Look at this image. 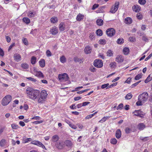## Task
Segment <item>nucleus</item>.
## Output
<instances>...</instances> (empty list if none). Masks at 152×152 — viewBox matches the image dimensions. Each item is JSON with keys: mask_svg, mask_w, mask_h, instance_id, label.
Returning a JSON list of instances; mask_svg holds the SVG:
<instances>
[{"mask_svg": "<svg viewBox=\"0 0 152 152\" xmlns=\"http://www.w3.org/2000/svg\"><path fill=\"white\" fill-rule=\"evenodd\" d=\"M107 55L108 56L110 57L112 56L113 55V53L112 51L111 50H109L107 52Z\"/></svg>", "mask_w": 152, "mask_h": 152, "instance_id": "obj_48", "label": "nucleus"}, {"mask_svg": "<svg viewBox=\"0 0 152 152\" xmlns=\"http://www.w3.org/2000/svg\"><path fill=\"white\" fill-rule=\"evenodd\" d=\"M96 113L97 112H95L92 114H90L87 115L86 117V119H90L91 118H92Z\"/></svg>", "mask_w": 152, "mask_h": 152, "instance_id": "obj_38", "label": "nucleus"}, {"mask_svg": "<svg viewBox=\"0 0 152 152\" xmlns=\"http://www.w3.org/2000/svg\"><path fill=\"white\" fill-rule=\"evenodd\" d=\"M89 69L90 71L92 72H94L96 71V69L93 66H91Z\"/></svg>", "mask_w": 152, "mask_h": 152, "instance_id": "obj_54", "label": "nucleus"}, {"mask_svg": "<svg viewBox=\"0 0 152 152\" xmlns=\"http://www.w3.org/2000/svg\"><path fill=\"white\" fill-rule=\"evenodd\" d=\"M115 136L117 138L119 139L121 136V132L120 129L116 130L115 133Z\"/></svg>", "mask_w": 152, "mask_h": 152, "instance_id": "obj_18", "label": "nucleus"}, {"mask_svg": "<svg viewBox=\"0 0 152 152\" xmlns=\"http://www.w3.org/2000/svg\"><path fill=\"white\" fill-rule=\"evenodd\" d=\"M137 127L139 130H142L145 128V126L143 123H140L138 124Z\"/></svg>", "mask_w": 152, "mask_h": 152, "instance_id": "obj_15", "label": "nucleus"}, {"mask_svg": "<svg viewBox=\"0 0 152 152\" xmlns=\"http://www.w3.org/2000/svg\"><path fill=\"white\" fill-rule=\"evenodd\" d=\"M26 78L27 79L29 80H30L32 82H36L37 81V80L34 78H33L31 77H26Z\"/></svg>", "mask_w": 152, "mask_h": 152, "instance_id": "obj_57", "label": "nucleus"}, {"mask_svg": "<svg viewBox=\"0 0 152 152\" xmlns=\"http://www.w3.org/2000/svg\"><path fill=\"white\" fill-rule=\"evenodd\" d=\"M83 58L81 59L79 58H78L76 56L75 57L73 58L74 61L75 62H80V63H81V61H82Z\"/></svg>", "mask_w": 152, "mask_h": 152, "instance_id": "obj_30", "label": "nucleus"}, {"mask_svg": "<svg viewBox=\"0 0 152 152\" xmlns=\"http://www.w3.org/2000/svg\"><path fill=\"white\" fill-rule=\"evenodd\" d=\"M37 58L35 56H32L31 60V62L32 64H34L36 62Z\"/></svg>", "mask_w": 152, "mask_h": 152, "instance_id": "obj_33", "label": "nucleus"}, {"mask_svg": "<svg viewBox=\"0 0 152 152\" xmlns=\"http://www.w3.org/2000/svg\"><path fill=\"white\" fill-rule=\"evenodd\" d=\"M84 17V15L79 13L77 16L76 19L77 21H80L83 19Z\"/></svg>", "mask_w": 152, "mask_h": 152, "instance_id": "obj_19", "label": "nucleus"}, {"mask_svg": "<svg viewBox=\"0 0 152 152\" xmlns=\"http://www.w3.org/2000/svg\"><path fill=\"white\" fill-rule=\"evenodd\" d=\"M119 2L118 1L116 2L115 4L114 7H113L111 9L110 12L112 13H115L118 8Z\"/></svg>", "mask_w": 152, "mask_h": 152, "instance_id": "obj_8", "label": "nucleus"}, {"mask_svg": "<svg viewBox=\"0 0 152 152\" xmlns=\"http://www.w3.org/2000/svg\"><path fill=\"white\" fill-rule=\"evenodd\" d=\"M32 140L31 138H25L23 139V140L24 141L23 143H25L31 141Z\"/></svg>", "mask_w": 152, "mask_h": 152, "instance_id": "obj_39", "label": "nucleus"}, {"mask_svg": "<svg viewBox=\"0 0 152 152\" xmlns=\"http://www.w3.org/2000/svg\"><path fill=\"white\" fill-rule=\"evenodd\" d=\"M58 29L56 26L52 27L50 28V33L53 35L56 34L58 33Z\"/></svg>", "mask_w": 152, "mask_h": 152, "instance_id": "obj_9", "label": "nucleus"}, {"mask_svg": "<svg viewBox=\"0 0 152 152\" xmlns=\"http://www.w3.org/2000/svg\"><path fill=\"white\" fill-rule=\"evenodd\" d=\"M132 19L130 17H128L126 18L124 22L126 24H130L132 23Z\"/></svg>", "mask_w": 152, "mask_h": 152, "instance_id": "obj_17", "label": "nucleus"}, {"mask_svg": "<svg viewBox=\"0 0 152 152\" xmlns=\"http://www.w3.org/2000/svg\"><path fill=\"white\" fill-rule=\"evenodd\" d=\"M133 11L136 12H138L141 10V7L138 5L136 4L132 7Z\"/></svg>", "mask_w": 152, "mask_h": 152, "instance_id": "obj_10", "label": "nucleus"}, {"mask_svg": "<svg viewBox=\"0 0 152 152\" xmlns=\"http://www.w3.org/2000/svg\"><path fill=\"white\" fill-rule=\"evenodd\" d=\"M39 64L43 68L45 67V60L43 59H41L39 61Z\"/></svg>", "mask_w": 152, "mask_h": 152, "instance_id": "obj_20", "label": "nucleus"}, {"mask_svg": "<svg viewBox=\"0 0 152 152\" xmlns=\"http://www.w3.org/2000/svg\"><path fill=\"white\" fill-rule=\"evenodd\" d=\"M56 146L57 148L59 149H61L62 148V145H61L60 142H59L58 143H57V144L56 145Z\"/></svg>", "mask_w": 152, "mask_h": 152, "instance_id": "obj_56", "label": "nucleus"}, {"mask_svg": "<svg viewBox=\"0 0 152 152\" xmlns=\"http://www.w3.org/2000/svg\"><path fill=\"white\" fill-rule=\"evenodd\" d=\"M106 34L108 37H112L115 34V31L113 28H109L106 31Z\"/></svg>", "mask_w": 152, "mask_h": 152, "instance_id": "obj_6", "label": "nucleus"}, {"mask_svg": "<svg viewBox=\"0 0 152 152\" xmlns=\"http://www.w3.org/2000/svg\"><path fill=\"white\" fill-rule=\"evenodd\" d=\"M26 93L29 98L33 100L39 98L40 94L38 90L34 89L32 88H28L26 90Z\"/></svg>", "mask_w": 152, "mask_h": 152, "instance_id": "obj_1", "label": "nucleus"}, {"mask_svg": "<svg viewBox=\"0 0 152 152\" xmlns=\"http://www.w3.org/2000/svg\"><path fill=\"white\" fill-rule=\"evenodd\" d=\"M46 56L47 57H49L51 56L52 54L50 51L49 50H47L46 52Z\"/></svg>", "mask_w": 152, "mask_h": 152, "instance_id": "obj_55", "label": "nucleus"}, {"mask_svg": "<svg viewBox=\"0 0 152 152\" xmlns=\"http://www.w3.org/2000/svg\"><path fill=\"white\" fill-rule=\"evenodd\" d=\"M109 84L107 83L106 84L102 85L101 87V88L102 89H104L106 88V89L109 88L108 87L109 86Z\"/></svg>", "mask_w": 152, "mask_h": 152, "instance_id": "obj_51", "label": "nucleus"}, {"mask_svg": "<svg viewBox=\"0 0 152 152\" xmlns=\"http://www.w3.org/2000/svg\"><path fill=\"white\" fill-rule=\"evenodd\" d=\"M58 78L59 80L61 81H62L63 80H68L69 78L68 75L65 73L62 74H59L58 76Z\"/></svg>", "mask_w": 152, "mask_h": 152, "instance_id": "obj_7", "label": "nucleus"}, {"mask_svg": "<svg viewBox=\"0 0 152 152\" xmlns=\"http://www.w3.org/2000/svg\"><path fill=\"white\" fill-rule=\"evenodd\" d=\"M117 142V140L115 138H112L110 140V142L114 145L116 144Z\"/></svg>", "mask_w": 152, "mask_h": 152, "instance_id": "obj_47", "label": "nucleus"}, {"mask_svg": "<svg viewBox=\"0 0 152 152\" xmlns=\"http://www.w3.org/2000/svg\"><path fill=\"white\" fill-rule=\"evenodd\" d=\"M47 95L48 94L46 91H42L41 92L40 94H39V96H41L42 97L44 98L45 99H46Z\"/></svg>", "mask_w": 152, "mask_h": 152, "instance_id": "obj_16", "label": "nucleus"}, {"mask_svg": "<svg viewBox=\"0 0 152 152\" xmlns=\"http://www.w3.org/2000/svg\"><path fill=\"white\" fill-rule=\"evenodd\" d=\"M123 52L124 54L127 55L129 53V50L128 48L125 47L123 49Z\"/></svg>", "mask_w": 152, "mask_h": 152, "instance_id": "obj_27", "label": "nucleus"}, {"mask_svg": "<svg viewBox=\"0 0 152 152\" xmlns=\"http://www.w3.org/2000/svg\"><path fill=\"white\" fill-rule=\"evenodd\" d=\"M148 98V93L147 92H144L139 95L138 97V100H141L144 103L145 102Z\"/></svg>", "mask_w": 152, "mask_h": 152, "instance_id": "obj_3", "label": "nucleus"}, {"mask_svg": "<svg viewBox=\"0 0 152 152\" xmlns=\"http://www.w3.org/2000/svg\"><path fill=\"white\" fill-rule=\"evenodd\" d=\"M132 96V95L131 93H129L125 97V99H130Z\"/></svg>", "mask_w": 152, "mask_h": 152, "instance_id": "obj_34", "label": "nucleus"}, {"mask_svg": "<svg viewBox=\"0 0 152 152\" xmlns=\"http://www.w3.org/2000/svg\"><path fill=\"white\" fill-rule=\"evenodd\" d=\"M152 78L151 77L150 75H149V76L145 80V83H147L151 81L152 80Z\"/></svg>", "mask_w": 152, "mask_h": 152, "instance_id": "obj_49", "label": "nucleus"}, {"mask_svg": "<svg viewBox=\"0 0 152 152\" xmlns=\"http://www.w3.org/2000/svg\"><path fill=\"white\" fill-rule=\"evenodd\" d=\"M22 41L25 45H28V42L26 38H23L22 40Z\"/></svg>", "mask_w": 152, "mask_h": 152, "instance_id": "obj_42", "label": "nucleus"}, {"mask_svg": "<svg viewBox=\"0 0 152 152\" xmlns=\"http://www.w3.org/2000/svg\"><path fill=\"white\" fill-rule=\"evenodd\" d=\"M96 23L97 25L101 26L103 24V21L102 19H98L96 20Z\"/></svg>", "mask_w": 152, "mask_h": 152, "instance_id": "obj_26", "label": "nucleus"}, {"mask_svg": "<svg viewBox=\"0 0 152 152\" xmlns=\"http://www.w3.org/2000/svg\"><path fill=\"white\" fill-rule=\"evenodd\" d=\"M138 2L141 5H144L146 2V0H139Z\"/></svg>", "mask_w": 152, "mask_h": 152, "instance_id": "obj_53", "label": "nucleus"}, {"mask_svg": "<svg viewBox=\"0 0 152 152\" xmlns=\"http://www.w3.org/2000/svg\"><path fill=\"white\" fill-rule=\"evenodd\" d=\"M38 102L39 103H43L45 100L46 99L42 97L39 95V98L37 99Z\"/></svg>", "mask_w": 152, "mask_h": 152, "instance_id": "obj_23", "label": "nucleus"}, {"mask_svg": "<svg viewBox=\"0 0 152 152\" xmlns=\"http://www.w3.org/2000/svg\"><path fill=\"white\" fill-rule=\"evenodd\" d=\"M59 139V137L58 135H55L53 136L52 139V140L53 142H56Z\"/></svg>", "mask_w": 152, "mask_h": 152, "instance_id": "obj_25", "label": "nucleus"}, {"mask_svg": "<svg viewBox=\"0 0 152 152\" xmlns=\"http://www.w3.org/2000/svg\"><path fill=\"white\" fill-rule=\"evenodd\" d=\"M69 126L72 128L75 129H76L77 128V127L74 124H72V123L69 124Z\"/></svg>", "mask_w": 152, "mask_h": 152, "instance_id": "obj_64", "label": "nucleus"}, {"mask_svg": "<svg viewBox=\"0 0 152 152\" xmlns=\"http://www.w3.org/2000/svg\"><path fill=\"white\" fill-rule=\"evenodd\" d=\"M65 25L64 23L61 22L59 25V29L60 31H63L65 29Z\"/></svg>", "mask_w": 152, "mask_h": 152, "instance_id": "obj_12", "label": "nucleus"}, {"mask_svg": "<svg viewBox=\"0 0 152 152\" xmlns=\"http://www.w3.org/2000/svg\"><path fill=\"white\" fill-rule=\"evenodd\" d=\"M143 102L141 100H138V101L136 102V104L137 106H139L142 105V104Z\"/></svg>", "mask_w": 152, "mask_h": 152, "instance_id": "obj_58", "label": "nucleus"}, {"mask_svg": "<svg viewBox=\"0 0 152 152\" xmlns=\"http://www.w3.org/2000/svg\"><path fill=\"white\" fill-rule=\"evenodd\" d=\"M94 65L97 68H101L103 66V63L102 60L99 59H95L94 62Z\"/></svg>", "mask_w": 152, "mask_h": 152, "instance_id": "obj_4", "label": "nucleus"}, {"mask_svg": "<svg viewBox=\"0 0 152 152\" xmlns=\"http://www.w3.org/2000/svg\"><path fill=\"white\" fill-rule=\"evenodd\" d=\"M131 131V129L128 128H126L125 129V132L126 134H128Z\"/></svg>", "mask_w": 152, "mask_h": 152, "instance_id": "obj_62", "label": "nucleus"}, {"mask_svg": "<svg viewBox=\"0 0 152 152\" xmlns=\"http://www.w3.org/2000/svg\"><path fill=\"white\" fill-rule=\"evenodd\" d=\"M123 107V104L122 103H121L119 104L117 108V110H121Z\"/></svg>", "mask_w": 152, "mask_h": 152, "instance_id": "obj_52", "label": "nucleus"}, {"mask_svg": "<svg viewBox=\"0 0 152 152\" xmlns=\"http://www.w3.org/2000/svg\"><path fill=\"white\" fill-rule=\"evenodd\" d=\"M21 66L24 69H27L29 68V65L25 63H23L21 64Z\"/></svg>", "mask_w": 152, "mask_h": 152, "instance_id": "obj_22", "label": "nucleus"}, {"mask_svg": "<svg viewBox=\"0 0 152 152\" xmlns=\"http://www.w3.org/2000/svg\"><path fill=\"white\" fill-rule=\"evenodd\" d=\"M50 21L52 23H57L58 21V18L56 17H53L50 19Z\"/></svg>", "mask_w": 152, "mask_h": 152, "instance_id": "obj_21", "label": "nucleus"}, {"mask_svg": "<svg viewBox=\"0 0 152 152\" xmlns=\"http://www.w3.org/2000/svg\"><path fill=\"white\" fill-rule=\"evenodd\" d=\"M99 42L100 44L104 45L106 43V40L104 39H100L99 41Z\"/></svg>", "mask_w": 152, "mask_h": 152, "instance_id": "obj_44", "label": "nucleus"}, {"mask_svg": "<svg viewBox=\"0 0 152 152\" xmlns=\"http://www.w3.org/2000/svg\"><path fill=\"white\" fill-rule=\"evenodd\" d=\"M11 127L13 129H17L20 128L19 126L15 123H13L11 125Z\"/></svg>", "mask_w": 152, "mask_h": 152, "instance_id": "obj_32", "label": "nucleus"}, {"mask_svg": "<svg viewBox=\"0 0 152 152\" xmlns=\"http://www.w3.org/2000/svg\"><path fill=\"white\" fill-rule=\"evenodd\" d=\"M140 139L144 141H146L149 140V139L148 137H141Z\"/></svg>", "mask_w": 152, "mask_h": 152, "instance_id": "obj_60", "label": "nucleus"}, {"mask_svg": "<svg viewBox=\"0 0 152 152\" xmlns=\"http://www.w3.org/2000/svg\"><path fill=\"white\" fill-rule=\"evenodd\" d=\"M13 57L15 60L17 62H18L21 60V56L18 53L14 54Z\"/></svg>", "mask_w": 152, "mask_h": 152, "instance_id": "obj_11", "label": "nucleus"}, {"mask_svg": "<svg viewBox=\"0 0 152 152\" xmlns=\"http://www.w3.org/2000/svg\"><path fill=\"white\" fill-rule=\"evenodd\" d=\"M129 40L130 42H134L136 40V38L133 37H130L129 38Z\"/></svg>", "mask_w": 152, "mask_h": 152, "instance_id": "obj_59", "label": "nucleus"}, {"mask_svg": "<svg viewBox=\"0 0 152 152\" xmlns=\"http://www.w3.org/2000/svg\"><path fill=\"white\" fill-rule=\"evenodd\" d=\"M141 81H140L137 82H136L134 84H133L131 86V88H132L134 87L135 86H137L141 82Z\"/></svg>", "mask_w": 152, "mask_h": 152, "instance_id": "obj_61", "label": "nucleus"}, {"mask_svg": "<svg viewBox=\"0 0 152 152\" xmlns=\"http://www.w3.org/2000/svg\"><path fill=\"white\" fill-rule=\"evenodd\" d=\"M22 21L28 24L30 23V20L28 18L24 17L22 19Z\"/></svg>", "mask_w": 152, "mask_h": 152, "instance_id": "obj_28", "label": "nucleus"}, {"mask_svg": "<svg viewBox=\"0 0 152 152\" xmlns=\"http://www.w3.org/2000/svg\"><path fill=\"white\" fill-rule=\"evenodd\" d=\"M96 33L97 35L101 36L102 35L103 33L102 30L99 29L96 31Z\"/></svg>", "mask_w": 152, "mask_h": 152, "instance_id": "obj_37", "label": "nucleus"}, {"mask_svg": "<svg viewBox=\"0 0 152 152\" xmlns=\"http://www.w3.org/2000/svg\"><path fill=\"white\" fill-rule=\"evenodd\" d=\"M36 145L42 148L43 149L47 150L45 146L41 142L37 141L36 143Z\"/></svg>", "mask_w": 152, "mask_h": 152, "instance_id": "obj_24", "label": "nucleus"}, {"mask_svg": "<svg viewBox=\"0 0 152 152\" xmlns=\"http://www.w3.org/2000/svg\"><path fill=\"white\" fill-rule=\"evenodd\" d=\"M136 17L137 19H142V16L141 14L140 13H138L136 15Z\"/></svg>", "mask_w": 152, "mask_h": 152, "instance_id": "obj_50", "label": "nucleus"}, {"mask_svg": "<svg viewBox=\"0 0 152 152\" xmlns=\"http://www.w3.org/2000/svg\"><path fill=\"white\" fill-rule=\"evenodd\" d=\"M64 143L68 147H71L72 146V143L71 141L69 140H66L65 141Z\"/></svg>", "mask_w": 152, "mask_h": 152, "instance_id": "obj_29", "label": "nucleus"}, {"mask_svg": "<svg viewBox=\"0 0 152 152\" xmlns=\"http://www.w3.org/2000/svg\"><path fill=\"white\" fill-rule=\"evenodd\" d=\"M110 65L111 68H115L116 66V63L115 62H112L110 63Z\"/></svg>", "mask_w": 152, "mask_h": 152, "instance_id": "obj_45", "label": "nucleus"}, {"mask_svg": "<svg viewBox=\"0 0 152 152\" xmlns=\"http://www.w3.org/2000/svg\"><path fill=\"white\" fill-rule=\"evenodd\" d=\"M108 116H104L100 120L99 122L100 123H103L107 119L109 118Z\"/></svg>", "mask_w": 152, "mask_h": 152, "instance_id": "obj_41", "label": "nucleus"}, {"mask_svg": "<svg viewBox=\"0 0 152 152\" xmlns=\"http://www.w3.org/2000/svg\"><path fill=\"white\" fill-rule=\"evenodd\" d=\"M142 74L141 73L140 74H138L135 77L134 79L135 80H138L141 78L142 76Z\"/></svg>", "mask_w": 152, "mask_h": 152, "instance_id": "obj_46", "label": "nucleus"}, {"mask_svg": "<svg viewBox=\"0 0 152 152\" xmlns=\"http://www.w3.org/2000/svg\"><path fill=\"white\" fill-rule=\"evenodd\" d=\"M99 5L98 4H95L93 6L92 8V10H95L96 8H97L99 7Z\"/></svg>", "mask_w": 152, "mask_h": 152, "instance_id": "obj_63", "label": "nucleus"}, {"mask_svg": "<svg viewBox=\"0 0 152 152\" xmlns=\"http://www.w3.org/2000/svg\"><path fill=\"white\" fill-rule=\"evenodd\" d=\"M36 76L39 77L43 78L44 76L43 73L40 71L38 72L36 74Z\"/></svg>", "mask_w": 152, "mask_h": 152, "instance_id": "obj_31", "label": "nucleus"}, {"mask_svg": "<svg viewBox=\"0 0 152 152\" xmlns=\"http://www.w3.org/2000/svg\"><path fill=\"white\" fill-rule=\"evenodd\" d=\"M6 142V141L5 139H2L0 141V146L1 147L4 146Z\"/></svg>", "mask_w": 152, "mask_h": 152, "instance_id": "obj_36", "label": "nucleus"}, {"mask_svg": "<svg viewBox=\"0 0 152 152\" xmlns=\"http://www.w3.org/2000/svg\"><path fill=\"white\" fill-rule=\"evenodd\" d=\"M91 48L89 46H88L86 47L84 51L85 53L86 54H90L91 52Z\"/></svg>", "mask_w": 152, "mask_h": 152, "instance_id": "obj_13", "label": "nucleus"}, {"mask_svg": "<svg viewBox=\"0 0 152 152\" xmlns=\"http://www.w3.org/2000/svg\"><path fill=\"white\" fill-rule=\"evenodd\" d=\"M60 61L62 63H65L66 61V58L64 56H62L60 58Z\"/></svg>", "mask_w": 152, "mask_h": 152, "instance_id": "obj_35", "label": "nucleus"}, {"mask_svg": "<svg viewBox=\"0 0 152 152\" xmlns=\"http://www.w3.org/2000/svg\"><path fill=\"white\" fill-rule=\"evenodd\" d=\"M133 113L134 114V115L141 118H143V116L145 115V114L140 110H135L134 112H133Z\"/></svg>", "mask_w": 152, "mask_h": 152, "instance_id": "obj_5", "label": "nucleus"}, {"mask_svg": "<svg viewBox=\"0 0 152 152\" xmlns=\"http://www.w3.org/2000/svg\"><path fill=\"white\" fill-rule=\"evenodd\" d=\"M124 42V39L122 38L118 39L117 41V43L119 44H122Z\"/></svg>", "mask_w": 152, "mask_h": 152, "instance_id": "obj_43", "label": "nucleus"}, {"mask_svg": "<svg viewBox=\"0 0 152 152\" xmlns=\"http://www.w3.org/2000/svg\"><path fill=\"white\" fill-rule=\"evenodd\" d=\"M35 14L36 13L35 12L30 11L28 15V16L30 18H32L34 17L35 15Z\"/></svg>", "mask_w": 152, "mask_h": 152, "instance_id": "obj_40", "label": "nucleus"}, {"mask_svg": "<svg viewBox=\"0 0 152 152\" xmlns=\"http://www.w3.org/2000/svg\"><path fill=\"white\" fill-rule=\"evenodd\" d=\"M12 97L10 95H7L5 96L2 99L1 104L3 106L7 105L11 102Z\"/></svg>", "mask_w": 152, "mask_h": 152, "instance_id": "obj_2", "label": "nucleus"}, {"mask_svg": "<svg viewBox=\"0 0 152 152\" xmlns=\"http://www.w3.org/2000/svg\"><path fill=\"white\" fill-rule=\"evenodd\" d=\"M115 61L118 63H122L124 61V58L121 55H119L116 58Z\"/></svg>", "mask_w": 152, "mask_h": 152, "instance_id": "obj_14", "label": "nucleus"}]
</instances>
